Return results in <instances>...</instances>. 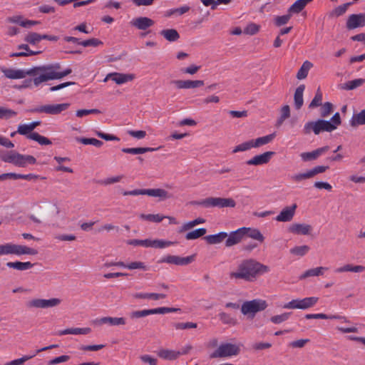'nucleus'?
<instances>
[{"label": "nucleus", "instance_id": "obj_1", "mask_svg": "<svg viewBox=\"0 0 365 365\" xmlns=\"http://www.w3.org/2000/svg\"><path fill=\"white\" fill-rule=\"evenodd\" d=\"M269 267L262 264L255 259H248L242 260L237 267L236 272L230 273L231 279H242L250 281L258 274L268 272Z\"/></svg>", "mask_w": 365, "mask_h": 365}, {"label": "nucleus", "instance_id": "obj_2", "mask_svg": "<svg viewBox=\"0 0 365 365\" xmlns=\"http://www.w3.org/2000/svg\"><path fill=\"white\" fill-rule=\"evenodd\" d=\"M60 69L61 65L58 63L40 66V75L34 78V86L38 87L42 83L48 81L61 79L72 72L71 68H66L63 71H60Z\"/></svg>", "mask_w": 365, "mask_h": 365}, {"label": "nucleus", "instance_id": "obj_3", "mask_svg": "<svg viewBox=\"0 0 365 365\" xmlns=\"http://www.w3.org/2000/svg\"><path fill=\"white\" fill-rule=\"evenodd\" d=\"M0 159L5 163H11L20 168H25L29 164L36 163V159L33 155H22L15 150L1 153Z\"/></svg>", "mask_w": 365, "mask_h": 365}, {"label": "nucleus", "instance_id": "obj_4", "mask_svg": "<svg viewBox=\"0 0 365 365\" xmlns=\"http://www.w3.org/2000/svg\"><path fill=\"white\" fill-rule=\"evenodd\" d=\"M192 204L200 205L204 207H235V201L232 198L210 197L200 201L192 202Z\"/></svg>", "mask_w": 365, "mask_h": 365}, {"label": "nucleus", "instance_id": "obj_5", "mask_svg": "<svg viewBox=\"0 0 365 365\" xmlns=\"http://www.w3.org/2000/svg\"><path fill=\"white\" fill-rule=\"evenodd\" d=\"M334 130L335 127L331 124L329 120L319 119L316 121H309L305 123L303 133L308 135L313 132L315 135H319L321 132H331Z\"/></svg>", "mask_w": 365, "mask_h": 365}, {"label": "nucleus", "instance_id": "obj_6", "mask_svg": "<svg viewBox=\"0 0 365 365\" xmlns=\"http://www.w3.org/2000/svg\"><path fill=\"white\" fill-rule=\"evenodd\" d=\"M38 253L37 250L34 248L13 243H6L0 245V256L6 255H36Z\"/></svg>", "mask_w": 365, "mask_h": 365}, {"label": "nucleus", "instance_id": "obj_7", "mask_svg": "<svg viewBox=\"0 0 365 365\" xmlns=\"http://www.w3.org/2000/svg\"><path fill=\"white\" fill-rule=\"evenodd\" d=\"M267 307L265 300L256 299L251 301L245 302L241 307V312L244 315H248L250 318H254L257 312L264 310Z\"/></svg>", "mask_w": 365, "mask_h": 365}, {"label": "nucleus", "instance_id": "obj_8", "mask_svg": "<svg viewBox=\"0 0 365 365\" xmlns=\"http://www.w3.org/2000/svg\"><path fill=\"white\" fill-rule=\"evenodd\" d=\"M240 344L231 343L221 344L218 348L210 354V357L211 359H216L237 356L240 352Z\"/></svg>", "mask_w": 365, "mask_h": 365}, {"label": "nucleus", "instance_id": "obj_9", "mask_svg": "<svg viewBox=\"0 0 365 365\" xmlns=\"http://www.w3.org/2000/svg\"><path fill=\"white\" fill-rule=\"evenodd\" d=\"M1 72L9 79H21L26 76H33L34 78L40 75V66H34L27 71L2 68Z\"/></svg>", "mask_w": 365, "mask_h": 365}, {"label": "nucleus", "instance_id": "obj_10", "mask_svg": "<svg viewBox=\"0 0 365 365\" xmlns=\"http://www.w3.org/2000/svg\"><path fill=\"white\" fill-rule=\"evenodd\" d=\"M70 106V103L59 104H46L42 105L29 110L31 113H45L48 115H58L61 112L67 110Z\"/></svg>", "mask_w": 365, "mask_h": 365}, {"label": "nucleus", "instance_id": "obj_11", "mask_svg": "<svg viewBox=\"0 0 365 365\" xmlns=\"http://www.w3.org/2000/svg\"><path fill=\"white\" fill-rule=\"evenodd\" d=\"M178 310L180 309L173 307H158L150 309L132 311L128 314V316L130 319H135L145 317L150 314H164L167 313L175 312Z\"/></svg>", "mask_w": 365, "mask_h": 365}, {"label": "nucleus", "instance_id": "obj_12", "mask_svg": "<svg viewBox=\"0 0 365 365\" xmlns=\"http://www.w3.org/2000/svg\"><path fill=\"white\" fill-rule=\"evenodd\" d=\"M319 298L316 297H306L304 299H292L283 306L284 309H307L314 307L318 302Z\"/></svg>", "mask_w": 365, "mask_h": 365}, {"label": "nucleus", "instance_id": "obj_13", "mask_svg": "<svg viewBox=\"0 0 365 365\" xmlns=\"http://www.w3.org/2000/svg\"><path fill=\"white\" fill-rule=\"evenodd\" d=\"M61 300L58 298L46 299H33L26 303V307L29 309H48L58 306Z\"/></svg>", "mask_w": 365, "mask_h": 365}, {"label": "nucleus", "instance_id": "obj_14", "mask_svg": "<svg viewBox=\"0 0 365 365\" xmlns=\"http://www.w3.org/2000/svg\"><path fill=\"white\" fill-rule=\"evenodd\" d=\"M329 168V166L318 165L305 173L293 175L291 176V179L294 182H299L304 180L312 178L319 173H324Z\"/></svg>", "mask_w": 365, "mask_h": 365}, {"label": "nucleus", "instance_id": "obj_15", "mask_svg": "<svg viewBox=\"0 0 365 365\" xmlns=\"http://www.w3.org/2000/svg\"><path fill=\"white\" fill-rule=\"evenodd\" d=\"M195 255L187 256L185 257L176 255H168L162 258L158 262H165L168 264H173L175 265H187L192 263L195 260Z\"/></svg>", "mask_w": 365, "mask_h": 365}, {"label": "nucleus", "instance_id": "obj_16", "mask_svg": "<svg viewBox=\"0 0 365 365\" xmlns=\"http://www.w3.org/2000/svg\"><path fill=\"white\" fill-rule=\"evenodd\" d=\"M365 26V14H351L346 21V26L348 30H352Z\"/></svg>", "mask_w": 365, "mask_h": 365}, {"label": "nucleus", "instance_id": "obj_17", "mask_svg": "<svg viewBox=\"0 0 365 365\" xmlns=\"http://www.w3.org/2000/svg\"><path fill=\"white\" fill-rule=\"evenodd\" d=\"M178 89H190L204 86V81L202 80H173L170 81Z\"/></svg>", "mask_w": 365, "mask_h": 365}, {"label": "nucleus", "instance_id": "obj_18", "mask_svg": "<svg viewBox=\"0 0 365 365\" xmlns=\"http://www.w3.org/2000/svg\"><path fill=\"white\" fill-rule=\"evenodd\" d=\"M246 230L247 227H241L235 231L231 232L226 238L225 246L230 247L240 242L245 235Z\"/></svg>", "mask_w": 365, "mask_h": 365}, {"label": "nucleus", "instance_id": "obj_19", "mask_svg": "<svg viewBox=\"0 0 365 365\" xmlns=\"http://www.w3.org/2000/svg\"><path fill=\"white\" fill-rule=\"evenodd\" d=\"M275 154L273 151H267L262 154L254 156L248 160L246 163L248 165H262L269 162L271 158Z\"/></svg>", "mask_w": 365, "mask_h": 365}, {"label": "nucleus", "instance_id": "obj_20", "mask_svg": "<svg viewBox=\"0 0 365 365\" xmlns=\"http://www.w3.org/2000/svg\"><path fill=\"white\" fill-rule=\"evenodd\" d=\"M135 76L133 74H128V73H108L106 78L104 79V81H106L108 79H111L113 81H114L115 83L120 85L125 83L128 81H131L134 79Z\"/></svg>", "mask_w": 365, "mask_h": 365}, {"label": "nucleus", "instance_id": "obj_21", "mask_svg": "<svg viewBox=\"0 0 365 365\" xmlns=\"http://www.w3.org/2000/svg\"><path fill=\"white\" fill-rule=\"evenodd\" d=\"M58 347V344H52V345H50V346H45V347H43L41 349H37L33 354L31 355H25L24 356H22L21 358L20 359H14L13 361H11L8 363H6L4 365H24V364L32 359L33 357H34L37 354L41 352V351H47V350H49V349H54V348H57Z\"/></svg>", "mask_w": 365, "mask_h": 365}, {"label": "nucleus", "instance_id": "obj_22", "mask_svg": "<svg viewBox=\"0 0 365 365\" xmlns=\"http://www.w3.org/2000/svg\"><path fill=\"white\" fill-rule=\"evenodd\" d=\"M297 204H293L292 206H287L282 209L280 213L276 217V220L278 222H290L295 214Z\"/></svg>", "mask_w": 365, "mask_h": 365}, {"label": "nucleus", "instance_id": "obj_23", "mask_svg": "<svg viewBox=\"0 0 365 365\" xmlns=\"http://www.w3.org/2000/svg\"><path fill=\"white\" fill-rule=\"evenodd\" d=\"M329 149L328 145L317 148L312 152H304L300 154L302 160L304 162L312 161L317 159L321 155L327 152Z\"/></svg>", "mask_w": 365, "mask_h": 365}, {"label": "nucleus", "instance_id": "obj_24", "mask_svg": "<svg viewBox=\"0 0 365 365\" xmlns=\"http://www.w3.org/2000/svg\"><path fill=\"white\" fill-rule=\"evenodd\" d=\"M154 24L153 19L145 16L138 17L130 21V24L139 30H146L153 26Z\"/></svg>", "mask_w": 365, "mask_h": 365}, {"label": "nucleus", "instance_id": "obj_25", "mask_svg": "<svg viewBox=\"0 0 365 365\" xmlns=\"http://www.w3.org/2000/svg\"><path fill=\"white\" fill-rule=\"evenodd\" d=\"M95 323L98 325L120 326L126 324V319L124 317H104L96 319Z\"/></svg>", "mask_w": 365, "mask_h": 365}, {"label": "nucleus", "instance_id": "obj_26", "mask_svg": "<svg viewBox=\"0 0 365 365\" xmlns=\"http://www.w3.org/2000/svg\"><path fill=\"white\" fill-rule=\"evenodd\" d=\"M288 230L293 234L308 235L312 230V227L307 224L294 223L289 227Z\"/></svg>", "mask_w": 365, "mask_h": 365}, {"label": "nucleus", "instance_id": "obj_27", "mask_svg": "<svg viewBox=\"0 0 365 365\" xmlns=\"http://www.w3.org/2000/svg\"><path fill=\"white\" fill-rule=\"evenodd\" d=\"M227 237L228 234L226 232H220L217 234L207 235L204 240L208 245H217L222 242Z\"/></svg>", "mask_w": 365, "mask_h": 365}, {"label": "nucleus", "instance_id": "obj_28", "mask_svg": "<svg viewBox=\"0 0 365 365\" xmlns=\"http://www.w3.org/2000/svg\"><path fill=\"white\" fill-rule=\"evenodd\" d=\"M305 89V86L302 84L299 86L294 94V105L296 110H299L304 103L303 93Z\"/></svg>", "mask_w": 365, "mask_h": 365}, {"label": "nucleus", "instance_id": "obj_29", "mask_svg": "<svg viewBox=\"0 0 365 365\" xmlns=\"http://www.w3.org/2000/svg\"><path fill=\"white\" fill-rule=\"evenodd\" d=\"M145 195L151 197H159L162 200L172 197L171 194L161 188L146 189Z\"/></svg>", "mask_w": 365, "mask_h": 365}, {"label": "nucleus", "instance_id": "obj_30", "mask_svg": "<svg viewBox=\"0 0 365 365\" xmlns=\"http://www.w3.org/2000/svg\"><path fill=\"white\" fill-rule=\"evenodd\" d=\"M6 265L9 268H12L19 271H24L32 268L34 264H32L30 262H9Z\"/></svg>", "mask_w": 365, "mask_h": 365}, {"label": "nucleus", "instance_id": "obj_31", "mask_svg": "<svg viewBox=\"0 0 365 365\" xmlns=\"http://www.w3.org/2000/svg\"><path fill=\"white\" fill-rule=\"evenodd\" d=\"M337 273L351 272L355 273L365 272V267L362 265H353L351 264H346L341 267L337 268L335 270Z\"/></svg>", "mask_w": 365, "mask_h": 365}, {"label": "nucleus", "instance_id": "obj_32", "mask_svg": "<svg viewBox=\"0 0 365 365\" xmlns=\"http://www.w3.org/2000/svg\"><path fill=\"white\" fill-rule=\"evenodd\" d=\"M275 136H276V133H271L269 135H265V136H263V137L257 138L255 140H252V144H253V147L254 148H259V147H260L262 145L268 144L269 143L272 142L274 140Z\"/></svg>", "mask_w": 365, "mask_h": 365}, {"label": "nucleus", "instance_id": "obj_33", "mask_svg": "<svg viewBox=\"0 0 365 365\" xmlns=\"http://www.w3.org/2000/svg\"><path fill=\"white\" fill-rule=\"evenodd\" d=\"M328 269L329 268L326 267H319L309 269L302 274L299 278L302 280L309 277L320 276L323 274L324 271L328 270Z\"/></svg>", "mask_w": 365, "mask_h": 365}, {"label": "nucleus", "instance_id": "obj_34", "mask_svg": "<svg viewBox=\"0 0 365 365\" xmlns=\"http://www.w3.org/2000/svg\"><path fill=\"white\" fill-rule=\"evenodd\" d=\"M91 331V329L89 327L85 328H69L59 331V335L66 334H88Z\"/></svg>", "mask_w": 365, "mask_h": 365}, {"label": "nucleus", "instance_id": "obj_35", "mask_svg": "<svg viewBox=\"0 0 365 365\" xmlns=\"http://www.w3.org/2000/svg\"><path fill=\"white\" fill-rule=\"evenodd\" d=\"M313 0H297L289 9V13L299 14Z\"/></svg>", "mask_w": 365, "mask_h": 365}, {"label": "nucleus", "instance_id": "obj_36", "mask_svg": "<svg viewBox=\"0 0 365 365\" xmlns=\"http://www.w3.org/2000/svg\"><path fill=\"white\" fill-rule=\"evenodd\" d=\"M305 318L307 319H344L345 322H346V319L345 317L340 316V315H327L325 314H307L305 315Z\"/></svg>", "mask_w": 365, "mask_h": 365}, {"label": "nucleus", "instance_id": "obj_37", "mask_svg": "<svg viewBox=\"0 0 365 365\" xmlns=\"http://www.w3.org/2000/svg\"><path fill=\"white\" fill-rule=\"evenodd\" d=\"M159 148H123L121 150L125 153H129L132 155L143 154L147 152H153L158 150Z\"/></svg>", "mask_w": 365, "mask_h": 365}, {"label": "nucleus", "instance_id": "obj_38", "mask_svg": "<svg viewBox=\"0 0 365 365\" xmlns=\"http://www.w3.org/2000/svg\"><path fill=\"white\" fill-rule=\"evenodd\" d=\"M158 356L163 359L174 360L180 356V351L170 349H161L158 352Z\"/></svg>", "mask_w": 365, "mask_h": 365}, {"label": "nucleus", "instance_id": "obj_39", "mask_svg": "<svg viewBox=\"0 0 365 365\" xmlns=\"http://www.w3.org/2000/svg\"><path fill=\"white\" fill-rule=\"evenodd\" d=\"M160 34L169 41H176L180 38L178 32L174 29L162 30Z\"/></svg>", "mask_w": 365, "mask_h": 365}, {"label": "nucleus", "instance_id": "obj_40", "mask_svg": "<svg viewBox=\"0 0 365 365\" xmlns=\"http://www.w3.org/2000/svg\"><path fill=\"white\" fill-rule=\"evenodd\" d=\"M312 66L313 64L310 61H304L297 73V78L299 80L304 79L307 78L309 71L312 67Z\"/></svg>", "mask_w": 365, "mask_h": 365}, {"label": "nucleus", "instance_id": "obj_41", "mask_svg": "<svg viewBox=\"0 0 365 365\" xmlns=\"http://www.w3.org/2000/svg\"><path fill=\"white\" fill-rule=\"evenodd\" d=\"M207 232V230L204 227L197 228L195 230L190 231L185 235L187 240H192L198 239L204 236Z\"/></svg>", "mask_w": 365, "mask_h": 365}, {"label": "nucleus", "instance_id": "obj_42", "mask_svg": "<svg viewBox=\"0 0 365 365\" xmlns=\"http://www.w3.org/2000/svg\"><path fill=\"white\" fill-rule=\"evenodd\" d=\"M205 220L201 217H198L194 220L189 221L182 225V226L179 229L178 232L182 233L187 230H190L193 227L197 225L205 223Z\"/></svg>", "mask_w": 365, "mask_h": 365}, {"label": "nucleus", "instance_id": "obj_43", "mask_svg": "<svg viewBox=\"0 0 365 365\" xmlns=\"http://www.w3.org/2000/svg\"><path fill=\"white\" fill-rule=\"evenodd\" d=\"M365 124V110H362L358 114L354 115L350 120V125L356 127L359 125Z\"/></svg>", "mask_w": 365, "mask_h": 365}, {"label": "nucleus", "instance_id": "obj_44", "mask_svg": "<svg viewBox=\"0 0 365 365\" xmlns=\"http://www.w3.org/2000/svg\"><path fill=\"white\" fill-rule=\"evenodd\" d=\"M27 138L35 140L38 142L40 145H51L52 143L48 138L43 135H41L40 134L36 132L31 133V134L28 135Z\"/></svg>", "mask_w": 365, "mask_h": 365}, {"label": "nucleus", "instance_id": "obj_45", "mask_svg": "<svg viewBox=\"0 0 365 365\" xmlns=\"http://www.w3.org/2000/svg\"><path fill=\"white\" fill-rule=\"evenodd\" d=\"M364 83V78H357L346 82L341 86V88L345 90H353L362 86Z\"/></svg>", "mask_w": 365, "mask_h": 365}, {"label": "nucleus", "instance_id": "obj_46", "mask_svg": "<svg viewBox=\"0 0 365 365\" xmlns=\"http://www.w3.org/2000/svg\"><path fill=\"white\" fill-rule=\"evenodd\" d=\"M175 244L174 242L166 241L163 240H150L149 241V247H155V248H164L165 247L170 246Z\"/></svg>", "mask_w": 365, "mask_h": 365}, {"label": "nucleus", "instance_id": "obj_47", "mask_svg": "<svg viewBox=\"0 0 365 365\" xmlns=\"http://www.w3.org/2000/svg\"><path fill=\"white\" fill-rule=\"evenodd\" d=\"M245 235L250 238L259 241L260 242H262L264 240V236L257 229L247 228Z\"/></svg>", "mask_w": 365, "mask_h": 365}, {"label": "nucleus", "instance_id": "obj_48", "mask_svg": "<svg viewBox=\"0 0 365 365\" xmlns=\"http://www.w3.org/2000/svg\"><path fill=\"white\" fill-rule=\"evenodd\" d=\"M322 105V93L319 88L316 92L315 96L309 105V109H314Z\"/></svg>", "mask_w": 365, "mask_h": 365}, {"label": "nucleus", "instance_id": "obj_49", "mask_svg": "<svg viewBox=\"0 0 365 365\" xmlns=\"http://www.w3.org/2000/svg\"><path fill=\"white\" fill-rule=\"evenodd\" d=\"M140 218L142 220L150 221V222H160L163 219H165V217L163 215H161L160 214H140Z\"/></svg>", "mask_w": 365, "mask_h": 365}, {"label": "nucleus", "instance_id": "obj_50", "mask_svg": "<svg viewBox=\"0 0 365 365\" xmlns=\"http://www.w3.org/2000/svg\"><path fill=\"white\" fill-rule=\"evenodd\" d=\"M351 4V2L344 4L342 5H340L337 7H336L331 13V16H340L343 15L347 10L348 7Z\"/></svg>", "mask_w": 365, "mask_h": 365}, {"label": "nucleus", "instance_id": "obj_51", "mask_svg": "<svg viewBox=\"0 0 365 365\" xmlns=\"http://www.w3.org/2000/svg\"><path fill=\"white\" fill-rule=\"evenodd\" d=\"M320 106V115L322 118L329 116L333 112V104L330 102H326Z\"/></svg>", "mask_w": 365, "mask_h": 365}, {"label": "nucleus", "instance_id": "obj_52", "mask_svg": "<svg viewBox=\"0 0 365 365\" xmlns=\"http://www.w3.org/2000/svg\"><path fill=\"white\" fill-rule=\"evenodd\" d=\"M309 250L307 245L296 246L290 250V253L297 256L302 257L305 255Z\"/></svg>", "mask_w": 365, "mask_h": 365}, {"label": "nucleus", "instance_id": "obj_53", "mask_svg": "<svg viewBox=\"0 0 365 365\" xmlns=\"http://www.w3.org/2000/svg\"><path fill=\"white\" fill-rule=\"evenodd\" d=\"M125 268L128 269H143L144 271L148 270V267L145 264L144 262L140 261L132 262L128 264H125Z\"/></svg>", "mask_w": 365, "mask_h": 365}, {"label": "nucleus", "instance_id": "obj_54", "mask_svg": "<svg viewBox=\"0 0 365 365\" xmlns=\"http://www.w3.org/2000/svg\"><path fill=\"white\" fill-rule=\"evenodd\" d=\"M41 40V34L35 32L29 34L25 38V41L32 45L36 44Z\"/></svg>", "mask_w": 365, "mask_h": 365}, {"label": "nucleus", "instance_id": "obj_55", "mask_svg": "<svg viewBox=\"0 0 365 365\" xmlns=\"http://www.w3.org/2000/svg\"><path fill=\"white\" fill-rule=\"evenodd\" d=\"M252 148H254V147H253L252 141L251 140L242 143L237 145L236 147H235V148L232 150V153H236L238 152L246 151V150L251 149Z\"/></svg>", "mask_w": 365, "mask_h": 365}, {"label": "nucleus", "instance_id": "obj_56", "mask_svg": "<svg viewBox=\"0 0 365 365\" xmlns=\"http://www.w3.org/2000/svg\"><path fill=\"white\" fill-rule=\"evenodd\" d=\"M123 177V175H118V176H115V177L108 178L104 180H98V183L100 185H108L114 184V183L120 182L122 180Z\"/></svg>", "mask_w": 365, "mask_h": 365}, {"label": "nucleus", "instance_id": "obj_57", "mask_svg": "<svg viewBox=\"0 0 365 365\" xmlns=\"http://www.w3.org/2000/svg\"><path fill=\"white\" fill-rule=\"evenodd\" d=\"M173 327L176 329H188L197 328V324L194 322H178L173 324Z\"/></svg>", "mask_w": 365, "mask_h": 365}, {"label": "nucleus", "instance_id": "obj_58", "mask_svg": "<svg viewBox=\"0 0 365 365\" xmlns=\"http://www.w3.org/2000/svg\"><path fill=\"white\" fill-rule=\"evenodd\" d=\"M101 111L98 109L93 108V109H81L78 110L76 111V116L78 118H82L85 115H89V114H100Z\"/></svg>", "mask_w": 365, "mask_h": 365}, {"label": "nucleus", "instance_id": "obj_59", "mask_svg": "<svg viewBox=\"0 0 365 365\" xmlns=\"http://www.w3.org/2000/svg\"><path fill=\"white\" fill-rule=\"evenodd\" d=\"M220 319L224 323L227 324L235 325L237 324L236 319L232 318L230 314L222 312L219 314Z\"/></svg>", "mask_w": 365, "mask_h": 365}, {"label": "nucleus", "instance_id": "obj_60", "mask_svg": "<svg viewBox=\"0 0 365 365\" xmlns=\"http://www.w3.org/2000/svg\"><path fill=\"white\" fill-rule=\"evenodd\" d=\"M291 313H283L282 314L275 315L270 318V321L274 324H280L283 322L287 321Z\"/></svg>", "mask_w": 365, "mask_h": 365}, {"label": "nucleus", "instance_id": "obj_61", "mask_svg": "<svg viewBox=\"0 0 365 365\" xmlns=\"http://www.w3.org/2000/svg\"><path fill=\"white\" fill-rule=\"evenodd\" d=\"M291 14H286L283 16H277L274 19V24L277 26H281L286 24L290 19Z\"/></svg>", "mask_w": 365, "mask_h": 365}, {"label": "nucleus", "instance_id": "obj_62", "mask_svg": "<svg viewBox=\"0 0 365 365\" xmlns=\"http://www.w3.org/2000/svg\"><path fill=\"white\" fill-rule=\"evenodd\" d=\"M16 115V112L14 110L4 107H0V118L8 119L12 116H15Z\"/></svg>", "mask_w": 365, "mask_h": 365}, {"label": "nucleus", "instance_id": "obj_63", "mask_svg": "<svg viewBox=\"0 0 365 365\" xmlns=\"http://www.w3.org/2000/svg\"><path fill=\"white\" fill-rule=\"evenodd\" d=\"M259 30V26L256 24L251 23L248 24L244 29V33L249 35H255Z\"/></svg>", "mask_w": 365, "mask_h": 365}, {"label": "nucleus", "instance_id": "obj_64", "mask_svg": "<svg viewBox=\"0 0 365 365\" xmlns=\"http://www.w3.org/2000/svg\"><path fill=\"white\" fill-rule=\"evenodd\" d=\"M309 341V339H301L293 341L289 343V346L292 348H302Z\"/></svg>", "mask_w": 365, "mask_h": 365}]
</instances>
